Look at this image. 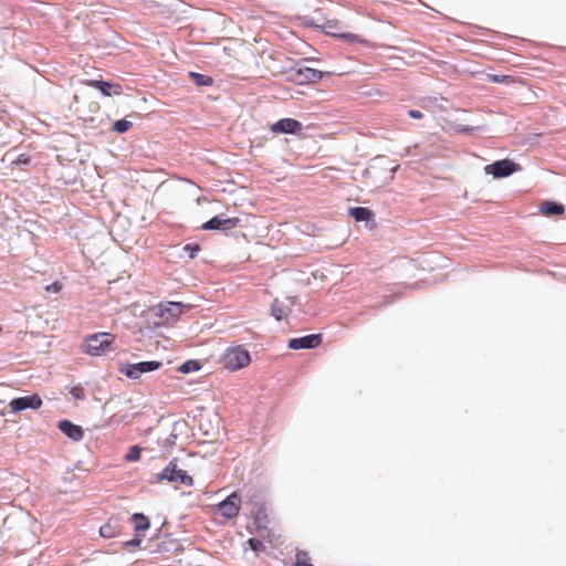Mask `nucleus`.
Listing matches in <instances>:
<instances>
[{
	"mask_svg": "<svg viewBox=\"0 0 566 566\" xmlns=\"http://www.w3.org/2000/svg\"><path fill=\"white\" fill-rule=\"evenodd\" d=\"M398 165L392 166L387 160L376 159L365 170L364 179L365 185L373 190L381 189L384 186L389 185L398 169Z\"/></svg>",
	"mask_w": 566,
	"mask_h": 566,
	"instance_id": "f257e3e1",
	"label": "nucleus"
},
{
	"mask_svg": "<svg viewBox=\"0 0 566 566\" xmlns=\"http://www.w3.org/2000/svg\"><path fill=\"white\" fill-rule=\"evenodd\" d=\"M115 335L112 333H95L85 337L83 352L91 356H103L115 350Z\"/></svg>",
	"mask_w": 566,
	"mask_h": 566,
	"instance_id": "f03ea898",
	"label": "nucleus"
},
{
	"mask_svg": "<svg viewBox=\"0 0 566 566\" xmlns=\"http://www.w3.org/2000/svg\"><path fill=\"white\" fill-rule=\"evenodd\" d=\"M168 481L169 483L180 484L185 486H192L193 479L185 470L178 468L177 460H171L161 472L155 475V483Z\"/></svg>",
	"mask_w": 566,
	"mask_h": 566,
	"instance_id": "7ed1b4c3",
	"label": "nucleus"
},
{
	"mask_svg": "<svg viewBox=\"0 0 566 566\" xmlns=\"http://www.w3.org/2000/svg\"><path fill=\"white\" fill-rule=\"evenodd\" d=\"M190 305L182 304L180 302H166L159 304L156 308V315L159 317V321L156 322L157 325H169L175 323L182 313L188 311Z\"/></svg>",
	"mask_w": 566,
	"mask_h": 566,
	"instance_id": "20e7f679",
	"label": "nucleus"
},
{
	"mask_svg": "<svg viewBox=\"0 0 566 566\" xmlns=\"http://www.w3.org/2000/svg\"><path fill=\"white\" fill-rule=\"evenodd\" d=\"M222 363L227 369L234 371L249 366L251 363V356L245 348L235 346L227 349L223 355Z\"/></svg>",
	"mask_w": 566,
	"mask_h": 566,
	"instance_id": "39448f33",
	"label": "nucleus"
},
{
	"mask_svg": "<svg viewBox=\"0 0 566 566\" xmlns=\"http://www.w3.org/2000/svg\"><path fill=\"white\" fill-rule=\"evenodd\" d=\"M324 31L335 38L343 39L349 43H361L370 48H375L369 41L360 38L358 34L352 32H344L343 27L338 20H327L323 24Z\"/></svg>",
	"mask_w": 566,
	"mask_h": 566,
	"instance_id": "423d86ee",
	"label": "nucleus"
},
{
	"mask_svg": "<svg viewBox=\"0 0 566 566\" xmlns=\"http://www.w3.org/2000/svg\"><path fill=\"white\" fill-rule=\"evenodd\" d=\"M521 166L510 159L497 160L493 164L485 166L484 170L488 175L494 178H505L518 171Z\"/></svg>",
	"mask_w": 566,
	"mask_h": 566,
	"instance_id": "0eeeda50",
	"label": "nucleus"
},
{
	"mask_svg": "<svg viewBox=\"0 0 566 566\" xmlns=\"http://www.w3.org/2000/svg\"><path fill=\"white\" fill-rule=\"evenodd\" d=\"M240 509L241 497L237 492H232L226 500L218 504L220 514L228 520L237 517Z\"/></svg>",
	"mask_w": 566,
	"mask_h": 566,
	"instance_id": "6e6552de",
	"label": "nucleus"
},
{
	"mask_svg": "<svg viewBox=\"0 0 566 566\" xmlns=\"http://www.w3.org/2000/svg\"><path fill=\"white\" fill-rule=\"evenodd\" d=\"M161 363L151 360V361H140L137 364H129L127 365L125 370H122L126 377L130 379H137L139 376L144 373H149L157 370L160 368Z\"/></svg>",
	"mask_w": 566,
	"mask_h": 566,
	"instance_id": "1a4fd4ad",
	"label": "nucleus"
},
{
	"mask_svg": "<svg viewBox=\"0 0 566 566\" xmlns=\"http://www.w3.org/2000/svg\"><path fill=\"white\" fill-rule=\"evenodd\" d=\"M274 134H298L302 132V123L294 118H282L270 127Z\"/></svg>",
	"mask_w": 566,
	"mask_h": 566,
	"instance_id": "9d476101",
	"label": "nucleus"
},
{
	"mask_svg": "<svg viewBox=\"0 0 566 566\" xmlns=\"http://www.w3.org/2000/svg\"><path fill=\"white\" fill-rule=\"evenodd\" d=\"M322 344V336L319 334H311L289 340V348L291 349H312Z\"/></svg>",
	"mask_w": 566,
	"mask_h": 566,
	"instance_id": "9b49d317",
	"label": "nucleus"
},
{
	"mask_svg": "<svg viewBox=\"0 0 566 566\" xmlns=\"http://www.w3.org/2000/svg\"><path fill=\"white\" fill-rule=\"evenodd\" d=\"M41 406L42 399L38 395L14 398L9 403L13 412H19L27 408L39 409Z\"/></svg>",
	"mask_w": 566,
	"mask_h": 566,
	"instance_id": "f8f14e48",
	"label": "nucleus"
},
{
	"mask_svg": "<svg viewBox=\"0 0 566 566\" xmlns=\"http://www.w3.org/2000/svg\"><path fill=\"white\" fill-rule=\"evenodd\" d=\"M240 219L237 217L227 219L213 217L207 222H205L201 228L203 230H230L238 227Z\"/></svg>",
	"mask_w": 566,
	"mask_h": 566,
	"instance_id": "ddd939ff",
	"label": "nucleus"
},
{
	"mask_svg": "<svg viewBox=\"0 0 566 566\" xmlns=\"http://www.w3.org/2000/svg\"><path fill=\"white\" fill-rule=\"evenodd\" d=\"M84 84L99 90L104 96L120 95L123 93V87L118 83L87 80Z\"/></svg>",
	"mask_w": 566,
	"mask_h": 566,
	"instance_id": "4468645a",
	"label": "nucleus"
},
{
	"mask_svg": "<svg viewBox=\"0 0 566 566\" xmlns=\"http://www.w3.org/2000/svg\"><path fill=\"white\" fill-rule=\"evenodd\" d=\"M57 428L65 434L70 439L74 440V441H80L83 439L84 437V431L83 429L77 426V424H74L73 422L69 421V420H61L59 423H57Z\"/></svg>",
	"mask_w": 566,
	"mask_h": 566,
	"instance_id": "2eb2a0df",
	"label": "nucleus"
},
{
	"mask_svg": "<svg viewBox=\"0 0 566 566\" xmlns=\"http://www.w3.org/2000/svg\"><path fill=\"white\" fill-rule=\"evenodd\" d=\"M300 83H315L323 77V73L312 67H304L297 71Z\"/></svg>",
	"mask_w": 566,
	"mask_h": 566,
	"instance_id": "dca6fc26",
	"label": "nucleus"
},
{
	"mask_svg": "<svg viewBox=\"0 0 566 566\" xmlns=\"http://www.w3.org/2000/svg\"><path fill=\"white\" fill-rule=\"evenodd\" d=\"M291 308L282 301L274 300L271 306V313L276 321H281L289 316Z\"/></svg>",
	"mask_w": 566,
	"mask_h": 566,
	"instance_id": "f3484780",
	"label": "nucleus"
},
{
	"mask_svg": "<svg viewBox=\"0 0 566 566\" xmlns=\"http://www.w3.org/2000/svg\"><path fill=\"white\" fill-rule=\"evenodd\" d=\"M539 211L545 216H559L565 211V207L554 201H545L541 205Z\"/></svg>",
	"mask_w": 566,
	"mask_h": 566,
	"instance_id": "a211bd4d",
	"label": "nucleus"
},
{
	"mask_svg": "<svg viewBox=\"0 0 566 566\" xmlns=\"http://www.w3.org/2000/svg\"><path fill=\"white\" fill-rule=\"evenodd\" d=\"M349 216L354 218L356 221H369L373 218V211L365 207H354L349 208Z\"/></svg>",
	"mask_w": 566,
	"mask_h": 566,
	"instance_id": "6ab92c4d",
	"label": "nucleus"
},
{
	"mask_svg": "<svg viewBox=\"0 0 566 566\" xmlns=\"http://www.w3.org/2000/svg\"><path fill=\"white\" fill-rule=\"evenodd\" d=\"M119 533V525L117 522L108 521L106 524L102 525L99 528L101 536L105 538H113Z\"/></svg>",
	"mask_w": 566,
	"mask_h": 566,
	"instance_id": "aec40b11",
	"label": "nucleus"
},
{
	"mask_svg": "<svg viewBox=\"0 0 566 566\" xmlns=\"http://www.w3.org/2000/svg\"><path fill=\"white\" fill-rule=\"evenodd\" d=\"M132 520H133V523H134V528L137 533L139 532H145L149 528L150 526V523H149V520L148 517H146L144 514L142 513H135L133 516H132Z\"/></svg>",
	"mask_w": 566,
	"mask_h": 566,
	"instance_id": "412c9836",
	"label": "nucleus"
},
{
	"mask_svg": "<svg viewBox=\"0 0 566 566\" xmlns=\"http://www.w3.org/2000/svg\"><path fill=\"white\" fill-rule=\"evenodd\" d=\"M189 76L198 86H210L213 83L212 77L205 74L190 72Z\"/></svg>",
	"mask_w": 566,
	"mask_h": 566,
	"instance_id": "4be33fe9",
	"label": "nucleus"
},
{
	"mask_svg": "<svg viewBox=\"0 0 566 566\" xmlns=\"http://www.w3.org/2000/svg\"><path fill=\"white\" fill-rule=\"evenodd\" d=\"M87 96L86 95H83V96H80V95H75L74 96V104H75V111L80 114V116L87 120H93V117L91 116H87L85 109H84V99L86 98Z\"/></svg>",
	"mask_w": 566,
	"mask_h": 566,
	"instance_id": "5701e85b",
	"label": "nucleus"
},
{
	"mask_svg": "<svg viewBox=\"0 0 566 566\" xmlns=\"http://www.w3.org/2000/svg\"><path fill=\"white\" fill-rule=\"evenodd\" d=\"M294 566H314L311 562L310 554L306 551L298 549L295 554Z\"/></svg>",
	"mask_w": 566,
	"mask_h": 566,
	"instance_id": "b1692460",
	"label": "nucleus"
},
{
	"mask_svg": "<svg viewBox=\"0 0 566 566\" xmlns=\"http://www.w3.org/2000/svg\"><path fill=\"white\" fill-rule=\"evenodd\" d=\"M142 448L137 444L132 446L128 452L125 454L124 460L126 462H136L140 459Z\"/></svg>",
	"mask_w": 566,
	"mask_h": 566,
	"instance_id": "393cba45",
	"label": "nucleus"
},
{
	"mask_svg": "<svg viewBox=\"0 0 566 566\" xmlns=\"http://www.w3.org/2000/svg\"><path fill=\"white\" fill-rule=\"evenodd\" d=\"M132 126H133L132 122L126 120V119H119L113 124L112 129L116 133L123 134V133L128 132L132 128Z\"/></svg>",
	"mask_w": 566,
	"mask_h": 566,
	"instance_id": "a878e982",
	"label": "nucleus"
},
{
	"mask_svg": "<svg viewBox=\"0 0 566 566\" xmlns=\"http://www.w3.org/2000/svg\"><path fill=\"white\" fill-rule=\"evenodd\" d=\"M201 368L197 360H188L178 367V371L188 374L190 371H197Z\"/></svg>",
	"mask_w": 566,
	"mask_h": 566,
	"instance_id": "bb28decb",
	"label": "nucleus"
},
{
	"mask_svg": "<svg viewBox=\"0 0 566 566\" xmlns=\"http://www.w3.org/2000/svg\"><path fill=\"white\" fill-rule=\"evenodd\" d=\"M488 78L493 83L512 84L514 82V77L511 75L489 74Z\"/></svg>",
	"mask_w": 566,
	"mask_h": 566,
	"instance_id": "cd10ccee",
	"label": "nucleus"
},
{
	"mask_svg": "<svg viewBox=\"0 0 566 566\" xmlns=\"http://www.w3.org/2000/svg\"><path fill=\"white\" fill-rule=\"evenodd\" d=\"M255 524L258 528H265L268 523V516L265 513V510L263 507H260L259 512L255 515Z\"/></svg>",
	"mask_w": 566,
	"mask_h": 566,
	"instance_id": "c85d7f7f",
	"label": "nucleus"
},
{
	"mask_svg": "<svg viewBox=\"0 0 566 566\" xmlns=\"http://www.w3.org/2000/svg\"><path fill=\"white\" fill-rule=\"evenodd\" d=\"M70 394L76 400H83L85 398V391L81 385L72 387Z\"/></svg>",
	"mask_w": 566,
	"mask_h": 566,
	"instance_id": "c756f323",
	"label": "nucleus"
},
{
	"mask_svg": "<svg viewBox=\"0 0 566 566\" xmlns=\"http://www.w3.org/2000/svg\"><path fill=\"white\" fill-rule=\"evenodd\" d=\"M248 544L251 547V549H253L254 552H260V551L264 549L263 543L258 538H250L248 541Z\"/></svg>",
	"mask_w": 566,
	"mask_h": 566,
	"instance_id": "7c9ffc66",
	"label": "nucleus"
},
{
	"mask_svg": "<svg viewBox=\"0 0 566 566\" xmlns=\"http://www.w3.org/2000/svg\"><path fill=\"white\" fill-rule=\"evenodd\" d=\"M29 164H30V157L24 154L20 155L14 161H12V165H17V166L29 165Z\"/></svg>",
	"mask_w": 566,
	"mask_h": 566,
	"instance_id": "2f4dec72",
	"label": "nucleus"
},
{
	"mask_svg": "<svg viewBox=\"0 0 566 566\" xmlns=\"http://www.w3.org/2000/svg\"><path fill=\"white\" fill-rule=\"evenodd\" d=\"M184 249L186 251H189L190 258H195L200 250L198 244H187V245H185Z\"/></svg>",
	"mask_w": 566,
	"mask_h": 566,
	"instance_id": "473e14b6",
	"label": "nucleus"
},
{
	"mask_svg": "<svg viewBox=\"0 0 566 566\" xmlns=\"http://www.w3.org/2000/svg\"><path fill=\"white\" fill-rule=\"evenodd\" d=\"M87 108L90 114H96L99 111L101 105L97 101H90Z\"/></svg>",
	"mask_w": 566,
	"mask_h": 566,
	"instance_id": "72a5a7b5",
	"label": "nucleus"
},
{
	"mask_svg": "<svg viewBox=\"0 0 566 566\" xmlns=\"http://www.w3.org/2000/svg\"><path fill=\"white\" fill-rule=\"evenodd\" d=\"M49 293H59L62 290V285L59 282H53L45 287Z\"/></svg>",
	"mask_w": 566,
	"mask_h": 566,
	"instance_id": "f704fd0d",
	"label": "nucleus"
},
{
	"mask_svg": "<svg viewBox=\"0 0 566 566\" xmlns=\"http://www.w3.org/2000/svg\"><path fill=\"white\" fill-rule=\"evenodd\" d=\"M140 543H142V539L138 537H135L132 541L124 542V547L128 548V547L139 546Z\"/></svg>",
	"mask_w": 566,
	"mask_h": 566,
	"instance_id": "c9c22d12",
	"label": "nucleus"
},
{
	"mask_svg": "<svg viewBox=\"0 0 566 566\" xmlns=\"http://www.w3.org/2000/svg\"><path fill=\"white\" fill-rule=\"evenodd\" d=\"M409 116L412 117V118H416V119H420L423 117V114L419 111H416V109H410L409 111Z\"/></svg>",
	"mask_w": 566,
	"mask_h": 566,
	"instance_id": "e433bc0d",
	"label": "nucleus"
},
{
	"mask_svg": "<svg viewBox=\"0 0 566 566\" xmlns=\"http://www.w3.org/2000/svg\"><path fill=\"white\" fill-rule=\"evenodd\" d=\"M472 130H473V128H469V127H464L461 129V132H465V133H470Z\"/></svg>",
	"mask_w": 566,
	"mask_h": 566,
	"instance_id": "4c0bfd02",
	"label": "nucleus"
}]
</instances>
